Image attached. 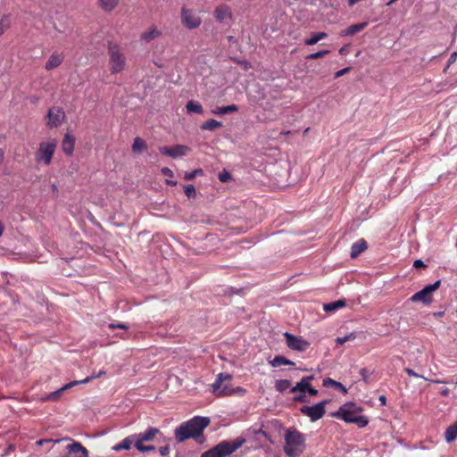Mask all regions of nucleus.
Segmentation results:
<instances>
[{
    "mask_svg": "<svg viewBox=\"0 0 457 457\" xmlns=\"http://www.w3.org/2000/svg\"><path fill=\"white\" fill-rule=\"evenodd\" d=\"M346 305V301L345 299H340L329 303H325L323 305V310L325 312H334L339 308H343Z\"/></svg>",
    "mask_w": 457,
    "mask_h": 457,
    "instance_id": "25",
    "label": "nucleus"
},
{
    "mask_svg": "<svg viewBox=\"0 0 457 457\" xmlns=\"http://www.w3.org/2000/svg\"><path fill=\"white\" fill-rule=\"evenodd\" d=\"M161 172L163 176H166L169 178H172L174 176L173 171L168 167L162 168Z\"/></svg>",
    "mask_w": 457,
    "mask_h": 457,
    "instance_id": "47",
    "label": "nucleus"
},
{
    "mask_svg": "<svg viewBox=\"0 0 457 457\" xmlns=\"http://www.w3.org/2000/svg\"><path fill=\"white\" fill-rule=\"evenodd\" d=\"M404 371L411 377H415V378H422V376L419 375L418 373H416L413 370L410 369V368H405L404 369Z\"/></svg>",
    "mask_w": 457,
    "mask_h": 457,
    "instance_id": "50",
    "label": "nucleus"
},
{
    "mask_svg": "<svg viewBox=\"0 0 457 457\" xmlns=\"http://www.w3.org/2000/svg\"><path fill=\"white\" fill-rule=\"evenodd\" d=\"M327 34L325 32H314L309 38L304 40V44L307 46H312L317 44L319 41L327 37Z\"/></svg>",
    "mask_w": 457,
    "mask_h": 457,
    "instance_id": "27",
    "label": "nucleus"
},
{
    "mask_svg": "<svg viewBox=\"0 0 457 457\" xmlns=\"http://www.w3.org/2000/svg\"><path fill=\"white\" fill-rule=\"evenodd\" d=\"M305 437L296 429H288L285 434L284 452L289 457L300 455L305 448Z\"/></svg>",
    "mask_w": 457,
    "mask_h": 457,
    "instance_id": "4",
    "label": "nucleus"
},
{
    "mask_svg": "<svg viewBox=\"0 0 457 457\" xmlns=\"http://www.w3.org/2000/svg\"><path fill=\"white\" fill-rule=\"evenodd\" d=\"M51 442L58 443V442H59V440H54H54H52V439H40V440H37V441L36 442V444H37V445H45V444H46V443H51Z\"/></svg>",
    "mask_w": 457,
    "mask_h": 457,
    "instance_id": "51",
    "label": "nucleus"
},
{
    "mask_svg": "<svg viewBox=\"0 0 457 457\" xmlns=\"http://www.w3.org/2000/svg\"><path fill=\"white\" fill-rule=\"evenodd\" d=\"M136 448L142 453L155 450L154 445H145L144 444H139V442H136Z\"/></svg>",
    "mask_w": 457,
    "mask_h": 457,
    "instance_id": "41",
    "label": "nucleus"
},
{
    "mask_svg": "<svg viewBox=\"0 0 457 457\" xmlns=\"http://www.w3.org/2000/svg\"><path fill=\"white\" fill-rule=\"evenodd\" d=\"M213 16L218 22L224 23L232 20L233 13L231 8L228 4H221L214 9Z\"/></svg>",
    "mask_w": 457,
    "mask_h": 457,
    "instance_id": "14",
    "label": "nucleus"
},
{
    "mask_svg": "<svg viewBox=\"0 0 457 457\" xmlns=\"http://www.w3.org/2000/svg\"><path fill=\"white\" fill-rule=\"evenodd\" d=\"M136 441H137V436L134 434V435L127 436L121 442L113 445L112 447V449L116 452H119L121 450H129L133 444L136 445Z\"/></svg>",
    "mask_w": 457,
    "mask_h": 457,
    "instance_id": "18",
    "label": "nucleus"
},
{
    "mask_svg": "<svg viewBox=\"0 0 457 457\" xmlns=\"http://www.w3.org/2000/svg\"><path fill=\"white\" fill-rule=\"evenodd\" d=\"M367 22H361L358 24H353L349 26L347 29L341 31V36H352L354 35L367 27Z\"/></svg>",
    "mask_w": 457,
    "mask_h": 457,
    "instance_id": "24",
    "label": "nucleus"
},
{
    "mask_svg": "<svg viewBox=\"0 0 457 457\" xmlns=\"http://www.w3.org/2000/svg\"><path fill=\"white\" fill-rule=\"evenodd\" d=\"M159 151L161 154L172 157V158H178L185 156L188 151L189 147L183 145H175L173 146H161L159 148Z\"/></svg>",
    "mask_w": 457,
    "mask_h": 457,
    "instance_id": "13",
    "label": "nucleus"
},
{
    "mask_svg": "<svg viewBox=\"0 0 457 457\" xmlns=\"http://www.w3.org/2000/svg\"><path fill=\"white\" fill-rule=\"evenodd\" d=\"M108 56V67L112 74H118L125 70L127 60L121 50V47L119 45L109 43Z\"/></svg>",
    "mask_w": 457,
    "mask_h": 457,
    "instance_id": "5",
    "label": "nucleus"
},
{
    "mask_svg": "<svg viewBox=\"0 0 457 457\" xmlns=\"http://www.w3.org/2000/svg\"><path fill=\"white\" fill-rule=\"evenodd\" d=\"M64 112L60 107L49 109L46 116V124L50 129L58 127L64 119Z\"/></svg>",
    "mask_w": 457,
    "mask_h": 457,
    "instance_id": "12",
    "label": "nucleus"
},
{
    "mask_svg": "<svg viewBox=\"0 0 457 457\" xmlns=\"http://www.w3.org/2000/svg\"><path fill=\"white\" fill-rule=\"evenodd\" d=\"M162 35L161 30H159L156 27H152L148 30L143 32L140 36L141 40L145 42H151Z\"/></svg>",
    "mask_w": 457,
    "mask_h": 457,
    "instance_id": "22",
    "label": "nucleus"
},
{
    "mask_svg": "<svg viewBox=\"0 0 457 457\" xmlns=\"http://www.w3.org/2000/svg\"><path fill=\"white\" fill-rule=\"evenodd\" d=\"M186 109L188 113L195 112V113L202 114L204 112L203 106L198 102H195L193 100H190L187 102V104L186 105Z\"/></svg>",
    "mask_w": 457,
    "mask_h": 457,
    "instance_id": "30",
    "label": "nucleus"
},
{
    "mask_svg": "<svg viewBox=\"0 0 457 457\" xmlns=\"http://www.w3.org/2000/svg\"><path fill=\"white\" fill-rule=\"evenodd\" d=\"M56 147L57 141L55 139L41 142L35 154L36 162L38 163H44L45 165H49L52 162Z\"/></svg>",
    "mask_w": 457,
    "mask_h": 457,
    "instance_id": "6",
    "label": "nucleus"
},
{
    "mask_svg": "<svg viewBox=\"0 0 457 457\" xmlns=\"http://www.w3.org/2000/svg\"><path fill=\"white\" fill-rule=\"evenodd\" d=\"M51 187H52L53 193L57 195L58 194V187H57V186L55 184H52Z\"/></svg>",
    "mask_w": 457,
    "mask_h": 457,
    "instance_id": "58",
    "label": "nucleus"
},
{
    "mask_svg": "<svg viewBox=\"0 0 457 457\" xmlns=\"http://www.w3.org/2000/svg\"><path fill=\"white\" fill-rule=\"evenodd\" d=\"M457 60V52H453L448 59L447 66L445 68L444 71L446 72L447 69L451 64L454 63Z\"/></svg>",
    "mask_w": 457,
    "mask_h": 457,
    "instance_id": "46",
    "label": "nucleus"
},
{
    "mask_svg": "<svg viewBox=\"0 0 457 457\" xmlns=\"http://www.w3.org/2000/svg\"><path fill=\"white\" fill-rule=\"evenodd\" d=\"M440 394L443 395V396H448L449 394H450V390L445 387L444 389L441 390Z\"/></svg>",
    "mask_w": 457,
    "mask_h": 457,
    "instance_id": "55",
    "label": "nucleus"
},
{
    "mask_svg": "<svg viewBox=\"0 0 457 457\" xmlns=\"http://www.w3.org/2000/svg\"><path fill=\"white\" fill-rule=\"evenodd\" d=\"M66 449L69 457H88V451L80 443L73 442Z\"/></svg>",
    "mask_w": 457,
    "mask_h": 457,
    "instance_id": "15",
    "label": "nucleus"
},
{
    "mask_svg": "<svg viewBox=\"0 0 457 457\" xmlns=\"http://www.w3.org/2000/svg\"><path fill=\"white\" fill-rule=\"evenodd\" d=\"M361 411L362 408L361 406L349 402L343 404L333 416L347 423H354L359 428H364L368 425L369 420L367 417L361 415Z\"/></svg>",
    "mask_w": 457,
    "mask_h": 457,
    "instance_id": "2",
    "label": "nucleus"
},
{
    "mask_svg": "<svg viewBox=\"0 0 457 457\" xmlns=\"http://www.w3.org/2000/svg\"><path fill=\"white\" fill-rule=\"evenodd\" d=\"M222 126L221 122L220 121H218L216 120H213V119H210L206 121H204L202 125H201V129L203 130H210V131H212V130H215L216 129L218 128H220Z\"/></svg>",
    "mask_w": 457,
    "mask_h": 457,
    "instance_id": "31",
    "label": "nucleus"
},
{
    "mask_svg": "<svg viewBox=\"0 0 457 457\" xmlns=\"http://www.w3.org/2000/svg\"><path fill=\"white\" fill-rule=\"evenodd\" d=\"M360 0H348V4L349 5H353L355 4L356 3H358Z\"/></svg>",
    "mask_w": 457,
    "mask_h": 457,
    "instance_id": "60",
    "label": "nucleus"
},
{
    "mask_svg": "<svg viewBox=\"0 0 457 457\" xmlns=\"http://www.w3.org/2000/svg\"><path fill=\"white\" fill-rule=\"evenodd\" d=\"M354 338H355V336L353 334H350V335L345 336V337H337L336 339V342H337V345H343L345 342H347L348 340H352V339H354Z\"/></svg>",
    "mask_w": 457,
    "mask_h": 457,
    "instance_id": "44",
    "label": "nucleus"
},
{
    "mask_svg": "<svg viewBox=\"0 0 457 457\" xmlns=\"http://www.w3.org/2000/svg\"><path fill=\"white\" fill-rule=\"evenodd\" d=\"M445 438L447 443H451L457 438V422L446 428Z\"/></svg>",
    "mask_w": 457,
    "mask_h": 457,
    "instance_id": "26",
    "label": "nucleus"
},
{
    "mask_svg": "<svg viewBox=\"0 0 457 457\" xmlns=\"http://www.w3.org/2000/svg\"><path fill=\"white\" fill-rule=\"evenodd\" d=\"M368 248L367 242L365 239L361 238L353 244L351 247V257L353 259L359 256L361 253H363Z\"/></svg>",
    "mask_w": 457,
    "mask_h": 457,
    "instance_id": "20",
    "label": "nucleus"
},
{
    "mask_svg": "<svg viewBox=\"0 0 457 457\" xmlns=\"http://www.w3.org/2000/svg\"><path fill=\"white\" fill-rule=\"evenodd\" d=\"M290 133H291V132H290L289 130H287V131H282V132H281V134H282V135H288V134H290Z\"/></svg>",
    "mask_w": 457,
    "mask_h": 457,
    "instance_id": "62",
    "label": "nucleus"
},
{
    "mask_svg": "<svg viewBox=\"0 0 457 457\" xmlns=\"http://www.w3.org/2000/svg\"><path fill=\"white\" fill-rule=\"evenodd\" d=\"M4 160V151L0 148V164L3 162Z\"/></svg>",
    "mask_w": 457,
    "mask_h": 457,
    "instance_id": "61",
    "label": "nucleus"
},
{
    "mask_svg": "<svg viewBox=\"0 0 457 457\" xmlns=\"http://www.w3.org/2000/svg\"><path fill=\"white\" fill-rule=\"evenodd\" d=\"M63 60V54L55 51L48 58L47 62L45 64V69L46 71H52L60 66L62 63Z\"/></svg>",
    "mask_w": 457,
    "mask_h": 457,
    "instance_id": "16",
    "label": "nucleus"
},
{
    "mask_svg": "<svg viewBox=\"0 0 457 457\" xmlns=\"http://www.w3.org/2000/svg\"><path fill=\"white\" fill-rule=\"evenodd\" d=\"M166 184L170 186H176L177 182L171 179H166Z\"/></svg>",
    "mask_w": 457,
    "mask_h": 457,
    "instance_id": "59",
    "label": "nucleus"
},
{
    "mask_svg": "<svg viewBox=\"0 0 457 457\" xmlns=\"http://www.w3.org/2000/svg\"><path fill=\"white\" fill-rule=\"evenodd\" d=\"M219 179L221 182H228L232 179V177L229 172L223 170L222 172L219 173Z\"/></svg>",
    "mask_w": 457,
    "mask_h": 457,
    "instance_id": "43",
    "label": "nucleus"
},
{
    "mask_svg": "<svg viewBox=\"0 0 457 457\" xmlns=\"http://www.w3.org/2000/svg\"><path fill=\"white\" fill-rule=\"evenodd\" d=\"M294 400L298 403H305L307 401L305 393H300V395L294 397Z\"/></svg>",
    "mask_w": 457,
    "mask_h": 457,
    "instance_id": "48",
    "label": "nucleus"
},
{
    "mask_svg": "<svg viewBox=\"0 0 457 457\" xmlns=\"http://www.w3.org/2000/svg\"><path fill=\"white\" fill-rule=\"evenodd\" d=\"M185 195L189 198H195L196 195L195 188L193 185H187L184 188Z\"/></svg>",
    "mask_w": 457,
    "mask_h": 457,
    "instance_id": "39",
    "label": "nucleus"
},
{
    "mask_svg": "<svg viewBox=\"0 0 457 457\" xmlns=\"http://www.w3.org/2000/svg\"><path fill=\"white\" fill-rule=\"evenodd\" d=\"M74 385H75V384H74L73 382H71V383H69V384L65 385L64 386H62V388H60L59 390H57V391H54V392L51 393V394L47 396V399H48V400H52V401L56 400L63 391H65V390H66V389H68V388H71V387L72 386H74Z\"/></svg>",
    "mask_w": 457,
    "mask_h": 457,
    "instance_id": "36",
    "label": "nucleus"
},
{
    "mask_svg": "<svg viewBox=\"0 0 457 457\" xmlns=\"http://www.w3.org/2000/svg\"><path fill=\"white\" fill-rule=\"evenodd\" d=\"M146 148V143L140 137H136L132 145V151L134 153H139L142 149Z\"/></svg>",
    "mask_w": 457,
    "mask_h": 457,
    "instance_id": "33",
    "label": "nucleus"
},
{
    "mask_svg": "<svg viewBox=\"0 0 457 457\" xmlns=\"http://www.w3.org/2000/svg\"><path fill=\"white\" fill-rule=\"evenodd\" d=\"M372 374V371L369 370L368 369L366 368H362L360 370V375L362 378V380L365 382V383H369L370 382V376Z\"/></svg>",
    "mask_w": 457,
    "mask_h": 457,
    "instance_id": "42",
    "label": "nucleus"
},
{
    "mask_svg": "<svg viewBox=\"0 0 457 457\" xmlns=\"http://www.w3.org/2000/svg\"><path fill=\"white\" fill-rule=\"evenodd\" d=\"M270 364L272 367H279L281 365L294 366L295 362L290 361V360H288V359H287L284 356L277 355V356L274 357V359L272 361H270Z\"/></svg>",
    "mask_w": 457,
    "mask_h": 457,
    "instance_id": "28",
    "label": "nucleus"
},
{
    "mask_svg": "<svg viewBox=\"0 0 457 457\" xmlns=\"http://www.w3.org/2000/svg\"><path fill=\"white\" fill-rule=\"evenodd\" d=\"M330 53L329 50H321L313 54H310L306 56L307 60H315L319 58H322L325 55L328 54Z\"/></svg>",
    "mask_w": 457,
    "mask_h": 457,
    "instance_id": "38",
    "label": "nucleus"
},
{
    "mask_svg": "<svg viewBox=\"0 0 457 457\" xmlns=\"http://www.w3.org/2000/svg\"><path fill=\"white\" fill-rule=\"evenodd\" d=\"M441 280H436L434 284L426 286L422 290L415 293L410 300L412 303L421 302L424 304H430L433 302V293L439 288Z\"/></svg>",
    "mask_w": 457,
    "mask_h": 457,
    "instance_id": "9",
    "label": "nucleus"
},
{
    "mask_svg": "<svg viewBox=\"0 0 457 457\" xmlns=\"http://www.w3.org/2000/svg\"><path fill=\"white\" fill-rule=\"evenodd\" d=\"M329 403V400L321 401L312 406H303L300 411L309 417L312 421H316L321 419L325 414V407Z\"/></svg>",
    "mask_w": 457,
    "mask_h": 457,
    "instance_id": "10",
    "label": "nucleus"
},
{
    "mask_svg": "<svg viewBox=\"0 0 457 457\" xmlns=\"http://www.w3.org/2000/svg\"><path fill=\"white\" fill-rule=\"evenodd\" d=\"M108 327L111 329H115V328H120V329H124V330L129 329V326L125 323H110L108 325Z\"/></svg>",
    "mask_w": 457,
    "mask_h": 457,
    "instance_id": "45",
    "label": "nucleus"
},
{
    "mask_svg": "<svg viewBox=\"0 0 457 457\" xmlns=\"http://www.w3.org/2000/svg\"><path fill=\"white\" fill-rule=\"evenodd\" d=\"M159 452H160L161 455H162V456H166V455H168V454H169V453H170V447H169L168 445H166V446H162V447H161V448L159 449Z\"/></svg>",
    "mask_w": 457,
    "mask_h": 457,
    "instance_id": "52",
    "label": "nucleus"
},
{
    "mask_svg": "<svg viewBox=\"0 0 457 457\" xmlns=\"http://www.w3.org/2000/svg\"><path fill=\"white\" fill-rule=\"evenodd\" d=\"M180 21L185 28L193 30L201 26L203 20L199 11L194 8L182 6L180 11Z\"/></svg>",
    "mask_w": 457,
    "mask_h": 457,
    "instance_id": "7",
    "label": "nucleus"
},
{
    "mask_svg": "<svg viewBox=\"0 0 457 457\" xmlns=\"http://www.w3.org/2000/svg\"><path fill=\"white\" fill-rule=\"evenodd\" d=\"M291 386V382L287 379H278L275 382V388L278 392H284Z\"/></svg>",
    "mask_w": 457,
    "mask_h": 457,
    "instance_id": "35",
    "label": "nucleus"
},
{
    "mask_svg": "<svg viewBox=\"0 0 457 457\" xmlns=\"http://www.w3.org/2000/svg\"><path fill=\"white\" fill-rule=\"evenodd\" d=\"M232 379V376L228 373H220L215 380V382L212 385V393L218 396H228L235 394L234 388L225 383L226 381H230Z\"/></svg>",
    "mask_w": 457,
    "mask_h": 457,
    "instance_id": "8",
    "label": "nucleus"
},
{
    "mask_svg": "<svg viewBox=\"0 0 457 457\" xmlns=\"http://www.w3.org/2000/svg\"><path fill=\"white\" fill-rule=\"evenodd\" d=\"M104 374H105L104 370H100L99 372H96V373L94 372L91 376H88V377H87L86 378H84L82 380L73 381V383L76 384V385L85 384V383H87V382H89L90 380H92L94 378H100L101 376H103Z\"/></svg>",
    "mask_w": 457,
    "mask_h": 457,
    "instance_id": "37",
    "label": "nucleus"
},
{
    "mask_svg": "<svg viewBox=\"0 0 457 457\" xmlns=\"http://www.w3.org/2000/svg\"><path fill=\"white\" fill-rule=\"evenodd\" d=\"M323 386H332L336 389H339L345 394L347 392L346 388L340 382H337L330 378H327L323 379Z\"/></svg>",
    "mask_w": 457,
    "mask_h": 457,
    "instance_id": "32",
    "label": "nucleus"
},
{
    "mask_svg": "<svg viewBox=\"0 0 457 457\" xmlns=\"http://www.w3.org/2000/svg\"><path fill=\"white\" fill-rule=\"evenodd\" d=\"M245 442L244 437H237L232 441H221L214 447L202 453L201 457H227L235 453Z\"/></svg>",
    "mask_w": 457,
    "mask_h": 457,
    "instance_id": "3",
    "label": "nucleus"
},
{
    "mask_svg": "<svg viewBox=\"0 0 457 457\" xmlns=\"http://www.w3.org/2000/svg\"><path fill=\"white\" fill-rule=\"evenodd\" d=\"M238 111V107L237 104H230L222 107H217L215 110H212V113L217 115H224L229 112H236Z\"/></svg>",
    "mask_w": 457,
    "mask_h": 457,
    "instance_id": "29",
    "label": "nucleus"
},
{
    "mask_svg": "<svg viewBox=\"0 0 457 457\" xmlns=\"http://www.w3.org/2000/svg\"><path fill=\"white\" fill-rule=\"evenodd\" d=\"M351 70L350 67H346V68H344L340 71H337L336 73H335V78L337 79V78H340L341 76L346 74L347 72H349V71Z\"/></svg>",
    "mask_w": 457,
    "mask_h": 457,
    "instance_id": "49",
    "label": "nucleus"
},
{
    "mask_svg": "<svg viewBox=\"0 0 457 457\" xmlns=\"http://www.w3.org/2000/svg\"><path fill=\"white\" fill-rule=\"evenodd\" d=\"M210 424L209 418L196 416L193 419L181 423L175 429V438L177 442L181 443L188 438L197 440L203 436V432Z\"/></svg>",
    "mask_w": 457,
    "mask_h": 457,
    "instance_id": "1",
    "label": "nucleus"
},
{
    "mask_svg": "<svg viewBox=\"0 0 457 457\" xmlns=\"http://www.w3.org/2000/svg\"><path fill=\"white\" fill-rule=\"evenodd\" d=\"M120 4V0H98V7L105 12H111Z\"/></svg>",
    "mask_w": 457,
    "mask_h": 457,
    "instance_id": "23",
    "label": "nucleus"
},
{
    "mask_svg": "<svg viewBox=\"0 0 457 457\" xmlns=\"http://www.w3.org/2000/svg\"><path fill=\"white\" fill-rule=\"evenodd\" d=\"M234 390H235V394L239 393V394L243 395V394L245 393V389H244V388H242L240 386H237V387L234 388Z\"/></svg>",
    "mask_w": 457,
    "mask_h": 457,
    "instance_id": "57",
    "label": "nucleus"
},
{
    "mask_svg": "<svg viewBox=\"0 0 457 457\" xmlns=\"http://www.w3.org/2000/svg\"><path fill=\"white\" fill-rule=\"evenodd\" d=\"M396 0H391L390 2L387 3V5H390L391 4H393L394 2H395Z\"/></svg>",
    "mask_w": 457,
    "mask_h": 457,
    "instance_id": "64",
    "label": "nucleus"
},
{
    "mask_svg": "<svg viewBox=\"0 0 457 457\" xmlns=\"http://www.w3.org/2000/svg\"><path fill=\"white\" fill-rule=\"evenodd\" d=\"M204 173L202 169H196L191 172H186L185 174V179L186 180H192L195 179L197 175H202Z\"/></svg>",
    "mask_w": 457,
    "mask_h": 457,
    "instance_id": "40",
    "label": "nucleus"
},
{
    "mask_svg": "<svg viewBox=\"0 0 457 457\" xmlns=\"http://www.w3.org/2000/svg\"><path fill=\"white\" fill-rule=\"evenodd\" d=\"M306 392H308L310 395H316L318 394V391L315 388L312 387L311 385L309 386V388H307Z\"/></svg>",
    "mask_w": 457,
    "mask_h": 457,
    "instance_id": "54",
    "label": "nucleus"
},
{
    "mask_svg": "<svg viewBox=\"0 0 457 457\" xmlns=\"http://www.w3.org/2000/svg\"><path fill=\"white\" fill-rule=\"evenodd\" d=\"M378 400L381 405L384 406L386 404V397L385 395H380Z\"/></svg>",
    "mask_w": 457,
    "mask_h": 457,
    "instance_id": "56",
    "label": "nucleus"
},
{
    "mask_svg": "<svg viewBox=\"0 0 457 457\" xmlns=\"http://www.w3.org/2000/svg\"><path fill=\"white\" fill-rule=\"evenodd\" d=\"M74 145H75V138L69 133L65 134L62 143V151L66 154L71 155L74 151Z\"/></svg>",
    "mask_w": 457,
    "mask_h": 457,
    "instance_id": "21",
    "label": "nucleus"
},
{
    "mask_svg": "<svg viewBox=\"0 0 457 457\" xmlns=\"http://www.w3.org/2000/svg\"><path fill=\"white\" fill-rule=\"evenodd\" d=\"M413 267L416 269H419V268H425L426 265L424 264V262L421 260H416L413 263Z\"/></svg>",
    "mask_w": 457,
    "mask_h": 457,
    "instance_id": "53",
    "label": "nucleus"
},
{
    "mask_svg": "<svg viewBox=\"0 0 457 457\" xmlns=\"http://www.w3.org/2000/svg\"><path fill=\"white\" fill-rule=\"evenodd\" d=\"M284 337L287 347L294 351L304 352L311 345V344L302 337H297L288 332L284 333Z\"/></svg>",
    "mask_w": 457,
    "mask_h": 457,
    "instance_id": "11",
    "label": "nucleus"
},
{
    "mask_svg": "<svg viewBox=\"0 0 457 457\" xmlns=\"http://www.w3.org/2000/svg\"><path fill=\"white\" fill-rule=\"evenodd\" d=\"M310 130V128H307L304 131H303V136H305L306 134H308V131Z\"/></svg>",
    "mask_w": 457,
    "mask_h": 457,
    "instance_id": "63",
    "label": "nucleus"
},
{
    "mask_svg": "<svg viewBox=\"0 0 457 457\" xmlns=\"http://www.w3.org/2000/svg\"><path fill=\"white\" fill-rule=\"evenodd\" d=\"M161 434V431L159 428H149L145 432L135 434L137 436V441L139 442V444H143L144 442H150L153 441L154 438L158 435Z\"/></svg>",
    "mask_w": 457,
    "mask_h": 457,
    "instance_id": "17",
    "label": "nucleus"
},
{
    "mask_svg": "<svg viewBox=\"0 0 457 457\" xmlns=\"http://www.w3.org/2000/svg\"><path fill=\"white\" fill-rule=\"evenodd\" d=\"M313 379V376H307L302 378V379L296 383V385L290 389V393H306L307 388L311 384V381Z\"/></svg>",
    "mask_w": 457,
    "mask_h": 457,
    "instance_id": "19",
    "label": "nucleus"
},
{
    "mask_svg": "<svg viewBox=\"0 0 457 457\" xmlns=\"http://www.w3.org/2000/svg\"><path fill=\"white\" fill-rule=\"evenodd\" d=\"M11 21H10V15L4 14L0 18V36H2L5 30L10 27Z\"/></svg>",
    "mask_w": 457,
    "mask_h": 457,
    "instance_id": "34",
    "label": "nucleus"
}]
</instances>
